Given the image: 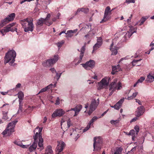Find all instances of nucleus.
<instances>
[{
	"mask_svg": "<svg viewBox=\"0 0 154 154\" xmlns=\"http://www.w3.org/2000/svg\"><path fill=\"white\" fill-rule=\"evenodd\" d=\"M137 117H134V118L132 119L130 121V123H132L133 122L136 121L137 119Z\"/></svg>",
	"mask_w": 154,
	"mask_h": 154,
	"instance_id": "864d4df0",
	"label": "nucleus"
},
{
	"mask_svg": "<svg viewBox=\"0 0 154 154\" xmlns=\"http://www.w3.org/2000/svg\"><path fill=\"white\" fill-rule=\"evenodd\" d=\"M21 85L20 83H18L16 85V88H19L20 87Z\"/></svg>",
	"mask_w": 154,
	"mask_h": 154,
	"instance_id": "e2e57ef3",
	"label": "nucleus"
},
{
	"mask_svg": "<svg viewBox=\"0 0 154 154\" xmlns=\"http://www.w3.org/2000/svg\"><path fill=\"white\" fill-rule=\"evenodd\" d=\"M85 50V46H83L81 49V53L79 56V59L78 60L77 63L75 65H77L80 63L82 60V58L84 56V54Z\"/></svg>",
	"mask_w": 154,
	"mask_h": 154,
	"instance_id": "a211bd4d",
	"label": "nucleus"
},
{
	"mask_svg": "<svg viewBox=\"0 0 154 154\" xmlns=\"http://www.w3.org/2000/svg\"><path fill=\"white\" fill-rule=\"evenodd\" d=\"M21 100V99H19V105H22V100Z\"/></svg>",
	"mask_w": 154,
	"mask_h": 154,
	"instance_id": "0e129e2a",
	"label": "nucleus"
},
{
	"mask_svg": "<svg viewBox=\"0 0 154 154\" xmlns=\"http://www.w3.org/2000/svg\"><path fill=\"white\" fill-rule=\"evenodd\" d=\"M144 112V109L143 106H140L137 108V110L136 112V116L139 117L142 115Z\"/></svg>",
	"mask_w": 154,
	"mask_h": 154,
	"instance_id": "f3484780",
	"label": "nucleus"
},
{
	"mask_svg": "<svg viewBox=\"0 0 154 154\" xmlns=\"http://www.w3.org/2000/svg\"><path fill=\"white\" fill-rule=\"evenodd\" d=\"M97 43H98L101 45L102 44V38L101 37L97 38Z\"/></svg>",
	"mask_w": 154,
	"mask_h": 154,
	"instance_id": "c03bdc74",
	"label": "nucleus"
},
{
	"mask_svg": "<svg viewBox=\"0 0 154 154\" xmlns=\"http://www.w3.org/2000/svg\"><path fill=\"white\" fill-rule=\"evenodd\" d=\"M98 119V118L97 116L93 117L91 120L89 121V123H90L91 125H93V124L94 122L96 121Z\"/></svg>",
	"mask_w": 154,
	"mask_h": 154,
	"instance_id": "4c0bfd02",
	"label": "nucleus"
},
{
	"mask_svg": "<svg viewBox=\"0 0 154 154\" xmlns=\"http://www.w3.org/2000/svg\"><path fill=\"white\" fill-rule=\"evenodd\" d=\"M119 119L116 120H112L110 121V123L112 124L116 125V124L119 123Z\"/></svg>",
	"mask_w": 154,
	"mask_h": 154,
	"instance_id": "79ce46f5",
	"label": "nucleus"
},
{
	"mask_svg": "<svg viewBox=\"0 0 154 154\" xmlns=\"http://www.w3.org/2000/svg\"><path fill=\"white\" fill-rule=\"evenodd\" d=\"M47 119L46 118V117H45L44 118L43 123H45L46 122Z\"/></svg>",
	"mask_w": 154,
	"mask_h": 154,
	"instance_id": "680f3d73",
	"label": "nucleus"
},
{
	"mask_svg": "<svg viewBox=\"0 0 154 154\" xmlns=\"http://www.w3.org/2000/svg\"><path fill=\"white\" fill-rule=\"evenodd\" d=\"M62 74V73H60L59 74L57 72H56V77L57 79V80H58L60 78L61 75Z\"/></svg>",
	"mask_w": 154,
	"mask_h": 154,
	"instance_id": "8fccbe9b",
	"label": "nucleus"
},
{
	"mask_svg": "<svg viewBox=\"0 0 154 154\" xmlns=\"http://www.w3.org/2000/svg\"><path fill=\"white\" fill-rule=\"evenodd\" d=\"M117 67H119V65L117 66H114L112 67V71L111 73L113 75L116 72H117L119 70V69L117 68Z\"/></svg>",
	"mask_w": 154,
	"mask_h": 154,
	"instance_id": "2f4dec72",
	"label": "nucleus"
},
{
	"mask_svg": "<svg viewBox=\"0 0 154 154\" xmlns=\"http://www.w3.org/2000/svg\"><path fill=\"white\" fill-rule=\"evenodd\" d=\"M134 29V27L132 26H131L130 27V29L128 31V32L127 33H126L125 35V37L126 38L128 37L130 38L134 32H136V30L133 31Z\"/></svg>",
	"mask_w": 154,
	"mask_h": 154,
	"instance_id": "aec40b11",
	"label": "nucleus"
},
{
	"mask_svg": "<svg viewBox=\"0 0 154 154\" xmlns=\"http://www.w3.org/2000/svg\"><path fill=\"white\" fill-rule=\"evenodd\" d=\"M138 134L133 129L131 130L129 132L128 135H130L132 136V139L133 140H134L135 137Z\"/></svg>",
	"mask_w": 154,
	"mask_h": 154,
	"instance_id": "393cba45",
	"label": "nucleus"
},
{
	"mask_svg": "<svg viewBox=\"0 0 154 154\" xmlns=\"http://www.w3.org/2000/svg\"><path fill=\"white\" fill-rule=\"evenodd\" d=\"M70 122V119H68L67 121V125H66V128H65V127L64 126V124H61V128H65V130H67V129H68L69 128V127L71 125Z\"/></svg>",
	"mask_w": 154,
	"mask_h": 154,
	"instance_id": "cd10ccee",
	"label": "nucleus"
},
{
	"mask_svg": "<svg viewBox=\"0 0 154 154\" xmlns=\"http://www.w3.org/2000/svg\"><path fill=\"white\" fill-rule=\"evenodd\" d=\"M15 16V13H12L9 15L8 17L3 20L0 24V28L6 24L8 22L13 20Z\"/></svg>",
	"mask_w": 154,
	"mask_h": 154,
	"instance_id": "1a4fd4ad",
	"label": "nucleus"
},
{
	"mask_svg": "<svg viewBox=\"0 0 154 154\" xmlns=\"http://www.w3.org/2000/svg\"><path fill=\"white\" fill-rule=\"evenodd\" d=\"M101 45L97 43L93 46V51L97 50L98 48H99Z\"/></svg>",
	"mask_w": 154,
	"mask_h": 154,
	"instance_id": "a19ab883",
	"label": "nucleus"
},
{
	"mask_svg": "<svg viewBox=\"0 0 154 154\" xmlns=\"http://www.w3.org/2000/svg\"><path fill=\"white\" fill-rule=\"evenodd\" d=\"M65 113V111L62 109H57L53 113L52 117L54 118L57 116H62Z\"/></svg>",
	"mask_w": 154,
	"mask_h": 154,
	"instance_id": "4468645a",
	"label": "nucleus"
},
{
	"mask_svg": "<svg viewBox=\"0 0 154 154\" xmlns=\"http://www.w3.org/2000/svg\"><path fill=\"white\" fill-rule=\"evenodd\" d=\"M53 85V84H51L47 87H45L44 88L42 89L40 91L38 92L37 94H38L40 93H42L43 92L46 91L48 89L51 88V87Z\"/></svg>",
	"mask_w": 154,
	"mask_h": 154,
	"instance_id": "c85d7f7f",
	"label": "nucleus"
},
{
	"mask_svg": "<svg viewBox=\"0 0 154 154\" xmlns=\"http://www.w3.org/2000/svg\"><path fill=\"white\" fill-rule=\"evenodd\" d=\"M134 129L135 130L136 132L138 134L140 130L139 127L138 126L136 125L134 127Z\"/></svg>",
	"mask_w": 154,
	"mask_h": 154,
	"instance_id": "de8ad7c7",
	"label": "nucleus"
},
{
	"mask_svg": "<svg viewBox=\"0 0 154 154\" xmlns=\"http://www.w3.org/2000/svg\"><path fill=\"white\" fill-rule=\"evenodd\" d=\"M50 70L53 73H55L57 72L56 70L54 68H51L50 69Z\"/></svg>",
	"mask_w": 154,
	"mask_h": 154,
	"instance_id": "4d7b16f0",
	"label": "nucleus"
},
{
	"mask_svg": "<svg viewBox=\"0 0 154 154\" xmlns=\"http://www.w3.org/2000/svg\"><path fill=\"white\" fill-rule=\"evenodd\" d=\"M7 112H3V118L5 120H7L8 121L10 119V118H9L8 117L7 115Z\"/></svg>",
	"mask_w": 154,
	"mask_h": 154,
	"instance_id": "c9c22d12",
	"label": "nucleus"
},
{
	"mask_svg": "<svg viewBox=\"0 0 154 154\" xmlns=\"http://www.w3.org/2000/svg\"><path fill=\"white\" fill-rule=\"evenodd\" d=\"M147 81L149 82H152L154 80V78L153 76L150 75H149L147 76Z\"/></svg>",
	"mask_w": 154,
	"mask_h": 154,
	"instance_id": "58836bf2",
	"label": "nucleus"
},
{
	"mask_svg": "<svg viewBox=\"0 0 154 154\" xmlns=\"http://www.w3.org/2000/svg\"><path fill=\"white\" fill-rule=\"evenodd\" d=\"M64 41H62L61 42H58L57 44V46L59 47H61L62 45L64 44Z\"/></svg>",
	"mask_w": 154,
	"mask_h": 154,
	"instance_id": "49530a36",
	"label": "nucleus"
},
{
	"mask_svg": "<svg viewBox=\"0 0 154 154\" xmlns=\"http://www.w3.org/2000/svg\"><path fill=\"white\" fill-rule=\"evenodd\" d=\"M117 81L115 80L114 82H112L109 85V90L110 91L114 92L116 90L120 89L122 87V84L120 82H119L116 84Z\"/></svg>",
	"mask_w": 154,
	"mask_h": 154,
	"instance_id": "6e6552de",
	"label": "nucleus"
},
{
	"mask_svg": "<svg viewBox=\"0 0 154 154\" xmlns=\"http://www.w3.org/2000/svg\"><path fill=\"white\" fill-rule=\"evenodd\" d=\"M148 18V17L147 16L142 17L140 20L137 22L135 25L138 24L139 22H140L139 25L141 26L144 23V22Z\"/></svg>",
	"mask_w": 154,
	"mask_h": 154,
	"instance_id": "bb28decb",
	"label": "nucleus"
},
{
	"mask_svg": "<svg viewBox=\"0 0 154 154\" xmlns=\"http://www.w3.org/2000/svg\"><path fill=\"white\" fill-rule=\"evenodd\" d=\"M94 142H95V143H98L103 144V139L100 137H95L94 139Z\"/></svg>",
	"mask_w": 154,
	"mask_h": 154,
	"instance_id": "a878e982",
	"label": "nucleus"
},
{
	"mask_svg": "<svg viewBox=\"0 0 154 154\" xmlns=\"http://www.w3.org/2000/svg\"><path fill=\"white\" fill-rule=\"evenodd\" d=\"M95 142H94L93 147L94 151H100L101 149L103 144L98 143H95Z\"/></svg>",
	"mask_w": 154,
	"mask_h": 154,
	"instance_id": "6ab92c4d",
	"label": "nucleus"
},
{
	"mask_svg": "<svg viewBox=\"0 0 154 154\" xmlns=\"http://www.w3.org/2000/svg\"><path fill=\"white\" fill-rule=\"evenodd\" d=\"M135 100H136V102L137 103L140 105H142L141 103L139 100L137 99H136Z\"/></svg>",
	"mask_w": 154,
	"mask_h": 154,
	"instance_id": "6e6d98bb",
	"label": "nucleus"
},
{
	"mask_svg": "<svg viewBox=\"0 0 154 154\" xmlns=\"http://www.w3.org/2000/svg\"><path fill=\"white\" fill-rule=\"evenodd\" d=\"M42 154H53L52 147L50 145L47 146L46 148L45 153Z\"/></svg>",
	"mask_w": 154,
	"mask_h": 154,
	"instance_id": "b1692460",
	"label": "nucleus"
},
{
	"mask_svg": "<svg viewBox=\"0 0 154 154\" xmlns=\"http://www.w3.org/2000/svg\"><path fill=\"white\" fill-rule=\"evenodd\" d=\"M112 10H110V8L109 6H107L105 11L103 19L100 23H102L106 21L110 18V15L111 14Z\"/></svg>",
	"mask_w": 154,
	"mask_h": 154,
	"instance_id": "9d476101",
	"label": "nucleus"
},
{
	"mask_svg": "<svg viewBox=\"0 0 154 154\" xmlns=\"http://www.w3.org/2000/svg\"><path fill=\"white\" fill-rule=\"evenodd\" d=\"M19 99L23 100L24 97L23 93L22 91L19 92L17 94Z\"/></svg>",
	"mask_w": 154,
	"mask_h": 154,
	"instance_id": "e433bc0d",
	"label": "nucleus"
},
{
	"mask_svg": "<svg viewBox=\"0 0 154 154\" xmlns=\"http://www.w3.org/2000/svg\"><path fill=\"white\" fill-rule=\"evenodd\" d=\"M137 149L140 152H142V150H143V146H141L140 147H138Z\"/></svg>",
	"mask_w": 154,
	"mask_h": 154,
	"instance_id": "603ef678",
	"label": "nucleus"
},
{
	"mask_svg": "<svg viewBox=\"0 0 154 154\" xmlns=\"http://www.w3.org/2000/svg\"><path fill=\"white\" fill-rule=\"evenodd\" d=\"M108 111V110H106V111L104 112L101 115V116H103Z\"/></svg>",
	"mask_w": 154,
	"mask_h": 154,
	"instance_id": "338daca9",
	"label": "nucleus"
},
{
	"mask_svg": "<svg viewBox=\"0 0 154 154\" xmlns=\"http://www.w3.org/2000/svg\"><path fill=\"white\" fill-rule=\"evenodd\" d=\"M65 32H66V31H62V32H61L59 33V35H61L62 33H65Z\"/></svg>",
	"mask_w": 154,
	"mask_h": 154,
	"instance_id": "774afa93",
	"label": "nucleus"
},
{
	"mask_svg": "<svg viewBox=\"0 0 154 154\" xmlns=\"http://www.w3.org/2000/svg\"><path fill=\"white\" fill-rule=\"evenodd\" d=\"M33 21V19L29 20L28 18L24 19L20 21V23L25 32H32L33 30L34 25Z\"/></svg>",
	"mask_w": 154,
	"mask_h": 154,
	"instance_id": "f03ea898",
	"label": "nucleus"
},
{
	"mask_svg": "<svg viewBox=\"0 0 154 154\" xmlns=\"http://www.w3.org/2000/svg\"><path fill=\"white\" fill-rule=\"evenodd\" d=\"M142 59H140L138 60H133L132 61V65H133V66H139L140 65H140L137 64L136 63L137 62L140 61Z\"/></svg>",
	"mask_w": 154,
	"mask_h": 154,
	"instance_id": "ea45409f",
	"label": "nucleus"
},
{
	"mask_svg": "<svg viewBox=\"0 0 154 154\" xmlns=\"http://www.w3.org/2000/svg\"><path fill=\"white\" fill-rule=\"evenodd\" d=\"M78 29H76L73 30H68L67 31L66 33H65L67 35L66 37H71L73 36V33H75L78 31Z\"/></svg>",
	"mask_w": 154,
	"mask_h": 154,
	"instance_id": "5701e85b",
	"label": "nucleus"
},
{
	"mask_svg": "<svg viewBox=\"0 0 154 154\" xmlns=\"http://www.w3.org/2000/svg\"><path fill=\"white\" fill-rule=\"evenodd\" d=\"M95 62L93 60H90L85 64H82V66L86 70H90L95 66Z\"/></svg>",
	"mask_w": 154,
	"mask_h": 154,
	"instance_id": "ddd939ff",
	"label": "nucleus"
},
{
	"mask_svg": "<svg viewBox=\"0 0 154 154\" xmlns=\"http://www.w3.org/2000/svg\"><path fill=\"white\" fill-rule=\"evenodd\" d=\"M91 125L90 123H88L87 126L83 130V132H85L87 131L90 128Z\"/></svg>",
	"mask_w": 154,
	"mask_h": 154,
	"instance_id": "37998d69",
	"label": "nucleus"
},
{
	"mask_svg": "<svg viewBox=\"0 0 154 154\" xmlns=\"http://www.w3.org/2000/svg\"><path fill=\"white\" fill-rule=\"evenodd\" d=\"M42 128H39L38 132H36L33 136L34 142L32 145L29 148V150L31 152L36 149L37 147V142L38 141V144L39 148H38L40 151L42 150L44 148L43 146V140L41 135V132L42 131Z\"/></svg>",
	"mask_w": 154,
	"mask_h": 154,
	"instance_id": "f257e3e1",
	"label": "nucleus"
},
{
	"mask_svg": "<svg viewBox=\"0 0 154 154\" xmlns=\"http://www.w3.org/2000/svg\"><path fill=\"white\" fill-rule=\"evenodd\" d=\"M123 150V148L121 147H117L114 154H121Z\"/></svg>",
	"mask_w": 154,
	"mask_h": 154,
	"instance_id": "f704fd0d",
	"label": "nucleus"
},
{
	"mask_svg": "<svg viewBox=\"0 0 154 154\" xmlns=\"http://www.w3.org/2000/svg\"><path fill=\"white\" fill-rule=\"evenodd\" d=\"M145 79V78L144 77H142L137 81L138 83H141Z\"/></svg>",
	"mask_w": 154,
	"mask_h": 154,
	"instance_id": "a18cd8bd",
	"label": "nucleus"
},
{
	"mask_svg": "<svg viewBox=\"0 0 154 154\" xmlns=\"http://www.w3.org/2000/svg\"><path fill=\"white\" fill-rule=\"evenodd\" d=\"M72 134H73L74 136V137H76V134H77V137L78 136H79V134L77 133V131H76V130H74L73 129H72L70 131V135L71 136Z\"/></svg>",
	"mask_w": 154,
	"mask_h": 154,
	"instance_id": "72a5a7b5",
	"label": "nucleus"
},
{
	"mask_svg": "<svg viewBox=\"0 0 154 154\" xmlns=\"http://www.w3.org/2000/svg\"><path fill=\"white\" fill-rule=\"evenodd\" d=\"M92 78L95 79H97V75H95L94 77H92Z\"/></svg>",
	"mask_w": 154,
	"mask_h": 154,
	"instance_id": "69168bd1",
	"label": "nucleus"
},
{
	"mask_svg": "<svg viewBox=\"0 0 154 154\" xmlns=\"http://www.w3.org/2000/svg\"><path fill=\"white\" fill-rule=\"evenodd\" d=\"M16 24L15 23H13L8 25L7 26L4 28V29H2L0 31L1 33L3 35H5V33L8 32L10 31L13 32L14 31H16V32L17 31V29L15 28H14L12 27L15 25Z\"/></svg>",
	"mask_w": 154,
	"mask_h": 154,
	"instance_id": "423d86ee",
	"label": "nucleus"
},
{
	"mask_svg": "<svg viewBox=\"0 0 154 154\" xmlns=\"http://www.w3.org/2000/svg\"><path fill=\"white\" fill-rule=\"evenodd\" d=\"M132 16V15L131 14L130 16L129 17V19H128L127 20V22H128L129 23V22L131 21V19Z\"/></svg>",
	"mask_w": 154,
	"mask_h": 154,
	"instance_id": "13d9d810",
	"label": "nucleus"
},
{
	"mask_svg": "<svg viewBox=\"0 0 154 154\" xmlns=\"http://www.w3.org/2000/svg\"><path fill=\"white\" fill-rule=\"evenodd\" d=\"M16 54L15 51L11 50L7 53L5 57L4 63L6 64L9 62V64L12 65L15 61Z\"/></svg>",
	"mask_w": 154,
	"mask_h": 154,
	"instance_id": "7ed1b4c3",
	"label": "nucleus"
},
{
	"mask_svg": "<svg viewBox=\"0 0 154 154\" xmlns=\"http://www.w3.org/2000/svg\"><path fill=\"white\" fill-rule=\"evenodd\" d=\"M57 145L56 149V154H59L62 152L66 146L65 143L62 141H57Z\"/></svg>",
	"mask_w": 154,
	"mask_h": 154,
	"instance_id": "f8f14e48",
	"label": "nucleus"
},
{
	"mask_svg": "<svg viewBox=\"0 0 154 154\" xmlns=\"http://www.w3.org/2000/svg\"><path fill=\"white\" fill-rule=\"evenodd\" d=\"M80 11L83 12L84 13H86L88 12L89 9L88 8H79L77 10L75 14H77Z\"/></svg>",
	"mask_w": 154,
	"mask_h": 154,
	"instance_id": "7c9ffc66",
	"label": "nucleus"
},
{
	"mask_svg": "<svg viewBox=\"0 0 154 154\" xmlns=\"http://www.w3.org/2000/svg\"><path fill=\"white\" fill-rule=\"evenodd\" d=\"M46 22L44 19L41 18L37 20L36 25L38 26H42L43 23L46 24Z\"/></svg>",
	"mask_w": 154,
	"mask_h": 154,
	"instance_id": "4be33fe9",
	"label": "nucleus"
},
{
	"mask_svg": "<svg viewBox=\"0 0 154 154\" xmlns=\"http://www.w3.org/2000/svg\"><path fill=\"white\" fill-rule=\"evenodd\" d=\"M8 92H1V94L3 95H5L7 94Z\"/></svg>",
	"mask_w": 154,
	"mask_h": 154,
	"instance_id": "052dcab7",
	"label": "nucleus"
},
{
	"mask_svg": "<svg viewBox=\"0 0 154 154\" xmlns=\"http://www.w3.org/2000/svg\"><path fill=\"white\" fill-rule=\"evenodd\" d=\"M124 100V98L121 99L115 105V109L119 110Z\"/></svg>",
	"mask_w": 154,
	"mask_h": 154,
	"instance_id": "412c9836",
	"label": "nucleus"
},
{
	"mask_svg": "<svg viewBox=\"0 0 154 154\" xmlns=\"http://www.w3.org/2000/svg\"><path fill=\"white\" fill-rule=\"evenodd\" d=\"M60 98L59 97H57V99L56 101L55 104L56 105H58L60 104Z\"/></svg>",
	"mask_w": 154,
	"mask_h": 154,
	"instance_id": "3c124183",
	"label": "nucleus"
},
{
	"mask_svg": "<svg viewBox=\"0 0 154 154\" xmlns=\"http://www.w3.org/2000/svg\"><path fill=\"white\" fill-rule=\"evenodd\" d=\"M99 103V100L98 99L97 100L93 99L92 100L89 107V110L88 111V115L90 116L96 109Z\"/></svg>",
	"mask_w": 154,
	"mask_h": 154,
	"instance_id": "0eeeda50",
	"label": "nucleus"
},
{
	"mask_svg": "<svg viewBox=\"0 0 154 154\" xmlns=\"http://www.w3.org/2000/svg\"><path fill=\"white\" fill-rule=\"evenodd\" d=\"M17 122V120H15L10 123L5 130L2 133L3 135L10 136L11 133L14 131V128L15 125Z\"/></svg>",
	"mask_w": 154,
	"mask_h": 154,
	"instance_id": "20e7f679",
	"label": "nucleus"
},
{
	"mask_svg": "<svg viewBox=\"0 0 154 154\" xmlns=\"http://www.w3.org/2000/svg\"><path fill=\"white\" fill-rule=\"evenodd\" d=\"M58 59V55H55L53 58L51 59L44 61L42 63V65L43 66L46 67L53 65L57 61Z\"/></svg>",
	"mask_w": 154,
	"mask_h": 154,
	"instance_id": "9b49d317",
	"label": "nucleus"
},
{
	"mask_svg": "<svg viewBox=\"0 0 154 154\" xmlns=\"http://www.w3.org/2000/svg\"><path fill=\"white\" fill-rule=\"evenodd\" d=\"M82 108V106L81 105H78L74 108H71L70 110H66V112H68L70 111L73 110L75 111V114L74 116H76L78 114L79 112L80 111Z\"/></svg>",
	"mask_w": 154,
	"mask_h": 154,
	"instance_id": "dca6fc26",
	"label": "nucleus"
},
{
	"mask_svg": "<svg viewBox=\"0 0 154 154\" xmlns=\"http://www.w3.org/2000/svg\"><path fill=\"white\" fill-rule=\"evenodd\" d=\"M137 147V146H135L131 149V154H134V152L136 150Z\"/></svg>",
	"mask_w": 154,
	"mask_h": 154,
	"instance_id": "09e8293b",
	"label": "nucleus"
},
{
	"mask_svg": "<svg viewBox=\"0 0 154 154\" xmlns=\"http://www.w3.org/2000/svg\"><path fill=\"white\" fill-rule=\"evenodd\" d=\"M138 94V92L136 91L135 92L133 93L132 95L128 97L127 99L128 100H132L135 98Z\"/></svg>",
	"mask_w": 154,
	"mask_h": 154,
	"instance_id": "473e14b6",
	"label": "nucleus"
},
{
	"mask_svg": "<svg viewBox=\"0 0 154 154\" xmlns=\"http://www.w3.org/2000/svg\"><path fill=\"white\" fill-rule=\"evenodd\" d=\"M110 78L106 77L103 79L98 84L97 89L99 90L106 88L109 84V80Z\"/></svg>",
	"mask_w": 154,
	"mask_h": 154,
	"instance_id": "39448f33",
	"label": "nucleus"
},
{
	"mask_svg": "<svg viewBox=\"0 0 154 154\" xmlns=\"http://www.w3.org/2000/svg\"><path fill=\"white\" fill-rule=\"evenodd\" d=\"M23 105H19V108L18 110V112H19L20 111L21 112L22 109Z\"/></svg>",
	"mask_w": 154,
	"mask_h": 154,
	"instance_id": "5fc2aeb1",
	"label": "nucleus"
},
{
	"mask_svg": "<svg viewBox=\"0 0 154 154\" xmlns=\"http://www.w3.org/2000/svg\"><path fill=\"white\" fill-rule=\"evenodd\" d=\"M50 17V14H47L46 18L44 19L45 20V21H46V24L48 26H50L52 23L51 22H49L48 21Z\"/></svg>",
	"mask_w": 154,
	"mask_h": 154,
	"instance_id": "c756f323",
	"label": "nucleus"
},
{
	"mask_svg": "<svg viewBox=\"0 0 154 154\" xmlns=\"http://www.w3.org/2000/svg\"><path fill=\"white\" fill-rule=\"evenodd\" d=\"M20 146H21L22 148H26L29 146V145H20Z\"/></svg>",
	"mask_w": 154,
	"mask_h": 154,
	"instance_id": "bf43d9fd",
	"label": "nucleus"
},
{
	"mask_svg": "<svg viewBox=\"0 0 154 154\" xmlns=\"http://www.w3.org/2000/svg\"><path fill=\"white\" fill-rule=\"evenodd\" d=\"M116 39H114L112 42V43L111 44L110 47V49L112 51L111 55H116L118 53L117 50L118 48L116 46H114V47H113V45H114V43L115 42V41L116 40Z\"/></svg>",
	"mask_w": 154,
	"mask_h": 154,
	"instance_id": "2eb2a0df",
	"label": "nucleus"
}]
</instances>
